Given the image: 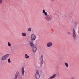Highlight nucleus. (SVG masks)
<instances>
[{
	"label": "nucleus",
	"instance_id": "nucleus-1",
	"mask_svg": "<svg viewBox=\"0 0 79 79\" xmlns=\"http://www.w3.org/2000/svg\"><path fill=\"white\" fill-rule=\"evenodd\" d=\"M10 56V54H7L2 56L1 58L2 61H5L6 60L8 57Z\"/></svg>",
	"mask_w": 79,
	"mask_h": 79
},
{
	"label": "nucleus",
	"instance_id": "nucleus-2",
	"mask_svg": "<svg viewBox=\"0 0 79 79\" xmlns=\"http://www.w3.org/2000/svg\"><path fill=\"white\" fill-rule=\"evenodd\" d=\"M35 79H39L40 78V74H39V71L37 70L35 73Z\"/></svg>",
	"mask_w": 79,
	"mask_h": 79
},
{
	"label": "nucleus",
	"instance_id": "nucleus-3",
	"mask_svg": "<svg viewBox=\"0 0 79 79\" xmlns=\"http://www.w3.org/2000/svg\"><path fill=\"white\" fill-rule=\"evenodd\" d=\"M31 39L32 41H34L36 39V36L34 34H32L31 35Z\"/></svg>",
	"mask_w": 79,
	"mask_h": 79
},
{
	"label": "nucleus",
	"instance_id": "nucleus-4",
	"mask_svg": "<svg viewBox=\"0 0 79 79\" xmlns=\"http://www.w3.org/2000/svg\"><path fill=\"white\" fill-rule=\"evenodd\" d=\"M73 39L75 40H76V38L77 37L76 36V31H75V30L74 29H73Z\"/></svg>",
	"mask_w": 79,
	"mask_h": 79
},
{
	"label": "nucleus",
	"instance_id": "nucleus-5",
	"mask_svg": "<svg viewBox=\"0 0 79 79\" xmlns=\"http://www.w3.org/2000/svg\"><path fill=\"white\" fill-rule=\"evenodd\" d=\"M46 19L47 21H50L52 19V16L48 15L46 17Z\"/></svg>",
	"mask_w": 79,
	"mask_h": 79
},
{
	"label": "nucleus",
	"instance_id": "nucleus-6",
	"mask_svg": "<svg viewBox=\"0 0 79 79\" xmlns=\"http://www.w3.org/2000/svg\"><path fill=\"white\" fill-rule=\"evenodd\" d=\"M53 44L52 42H48L47 44V45L48 47H51L52 46Z\"/></svg>",
	"mask_w": 79,
	"mask_h": 79
},
{
	"label": "nucleus",
	"instance_id": "nucleus-7",
	"mask_svg": "<svg viewBox=\"0 0 79 79\" xmlns=\"http://www.w3.org/2000/svg\"><path fill=\"white\" fill-rule=\"evenodd\" d=\"M32 50L34 53H35L36 51H37V48L35 46L33 48H32Z\"/></svg>",
	"mask_w": 79,
	"mask_h": 79
},
{
	"label": "nucleus",
	"instance_id": "nucleus-8",
	"mask_svg": "<svg viewBox=\"0 0 79 79\" xmlns=\"http://www.w3.org/2000/svg\"><path fill=\"white\" fill-rule=\"evenodd\" d=\"M30 44L31 48H33L35 47V45H34V43H33L32 42H30Z\"/></svg>",
	"mask_w": 79,
	"mask_h": 79
},
{
	"label": "nucleus",
	"instance_id": "nucleus-9",
	"mask_svg": "<svg viewBox=\"0 0 79 79\" xmlns=\"http://www.w3.org/2000/svg\"><path fill=\"white\" fill-rule=\"evenodd\" d=\"M22 75H24V73H25V70H24V68L22 67Z\"/></svg>",
	"mask_w": 79,
	"mask_h": 79
},
{
	"label": "nucleus",
	"instance_id": "nucleus-10",
	"mask_svg": "<svg viewBox=\"0 0 79 79\" xmlns=\"http://www.w3.org/2000/svg\"><path fill=\"white\" fill-rule=\"evenodd\" d=\"M56 74H54L53 76H52V77H51L50 79H52L53 78H55V77H56Z\"/></svg>",
	"mask_w": 79,
	"mask_h": 79
},
{
	"label": "nucleus",
	"instance_id": "nucleus-11",
	"mask_svg": "<svg viewBox=\"0 0 79 79\" xmlns=\"http://www.w3.org/2000/svg\"><path fill=\"white\" fill-rule=\"evenodd\" d=\"M25 58H26V59H27L28 58H29V56L27 55V54H26L25 55Z\"/></svg>",
	"mask_w": 79,
	"mask_h": 79
},
{
	"label": "nucleus",
	"instance_id": "nucleus-12",
	"mask_svg": "<svg viewBox=\"0 0 79 79\" xmlns=\"http://www.w3.org/2000/svg\"><path fill=\"white\" fill-rule=\"evenodd\" d=\"M43 13H44V15H45V16H47V12H45V10H43Z\"/></svg>",
	"mask_w": 79,
	"mask_h": 79
},
{
	"label": "nucleus",
	"instance_id": "nucleus-13",
	"mask_svg": "<svg viewBox=\"0 0 79 79\" xmlns=\"http://www.w3.org/2000/svg\"><path fill=\"white\" fill-rule=\"evenodd\" d=\"M22 35L23 37H25V36H26V34L25 33H22Z\"/></svg>",
	"mask_w": 79,
	"mask_h": 79
},
{
	"label": "nucleus",
	"instance_id": "nucleus-14",
	"mask_svg": "<svg viewBox=\"0 0 79 79\" xmlns=\"http://www.w3.org/2000/svg\"><path fill=\"white\" fill-rule=\"evenodd\" d=\"M65 66L67 67V68H68V66H69V64H68V63L65 62Z\"/></svg>",
	"mask_w": 79,
	"mask_h": 79
},
{
	"label": "nucleus",
	"instance_id": "nucleus-15",
	"mask_svg": "<svg viewBox=\"0 0 79 79\" xmlns=\"http://www.w3.org/2000/svg\"><path fill=\"white\" fill-rule=\"evenodd\" d=\"M44 58V56L43 55H42L40 57V60L41 61H43V59Z\"/></svg>",
	"mask_w": 79,
	"mask_h": 79
},
{
	"label": "nucleus",
	"instance_id": "nucleus-16",
	"mask_svg": "<svg viewBox=\"0 0 79 79\" xmlns=\"http://www.w3.org/2000/svg\"><path fill=\"white\" fill-rule=\"evenodd\" d=\"M8 47H10L11 46V43H10V42H8Z\"/></svg>",
	"mask_w": 79,
	"mask_h": 79
},
{
	"label": "nucleus",
	"instance_id": "nucleus-17",
	"mask_svg": "<svg viewBox=\"0 0 79 79\" xmlns=\"http://www.w3.org/2000/svg\"><path fill=\"white\" fill-rule=\"evenodd\" d=\"M18 74H19V72H16L15 76H18Z\"/></svg>",
	"mask_w": 79,
	"mask_h": 79
},
{
	"label": "nucleus",
	"instance_id": "nucleus-18",
	"mask_svg": "<svg viewBox=\"0 0 79 79\" xmlns=\"http://www.w3.org/2000/svg\"><path fill=\"white\" fill-rule=\"evenodd\" d=\"M8 62L9 63H11V60H10V59L9 58L8 60Z\"/></svg>",
	"mask_w": 79,
	"mask_h": 79
},
{
	"label": "nucleus",
	"instance_id": "nucleus-19",
	"mask_svg": "<svg viewBox=\"0 0 79 79\" xmlns=\"http://www.w3.org/2000/svg\"><path fill=\"white\" fill-rule=\"evenodd\" d=\"M28 31H30V32H31V28H29L28 29Z\"/></svg>",
	"mask_w": 79,
	"mask_h": 79
},
{
	"label": "nucleus",
	"instance_id": "nucleus-20",
	"mask_svg": "<svg viewBox=\"0 0 79 79\" xmlns=\"http://www.w3.org/2000/svg\"><path fill=\"white\" fill-rule=\"evenodd\" d=\"M43 63H44V62L43 61V60H41L40 61V64H43Z\"/></svg>",
	"mask_w": 79,
	"mask_h": 79
},
{
	"label": "nucleus",
	"instance_id": "nucleus-21",
	"mask_svg": "<svg viewBox=\"0 0 79 79\" xmlns=\"http://www.w3.org/2000/svg\"><path fill=\"white\" fill-rule=\"evenodd\" d=\"M3 2V0H0V4H2Z\"/></svg>",
	"mask_w": 79,
	"mask_h": 79
},
{
	"label": "nucleus",
	"instance_id": "nucleus-22",
	"mask_svg": "<svg viewBox=\"0 0 79 79\" xmlns=\"http://www.w3.org/2000/svg\"><path fill=\"white\" fill-rule=\"evenodd\" d=\"M68 34H69V35H71V33L69 31L68 32Z\"/></svg>",
	"mask_w": 79,
	"mask_h": 79
},
{
	"label": "nucleus",
	"instance_id": "nucleus-23",
	"mask_svg": "<svg viewBox=\"0 0 79 79\" xmlns=\"http://www.w3.org/2000/svg\"><path fill=\"white\" fill-rule=\"evenodd\" d=\"M17 77H18L17 76H16V75H15L14 79H16V78H17Z\"/></svg>",
	"mask_w": 79,
	"mask_h": 79
},
{
	"label": "nucleus",
	"instance_id": "nucleus-24",
	"mask_svg": "<svg viewBox=\"0 0 79 79\" xmlns=\"http://www.w3.org/2000/svg\"><path fill=\"white\" fill-rule=\"evenodd\" d=\"M74 79V78H71V79Z\"/></svg>",
	"mask_w": 79,
	"mask_h": 79
}]
</instances>
